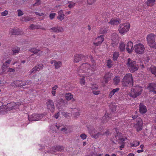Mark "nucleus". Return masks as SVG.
Wrapping results in <instances>:
<instances>
[{"instance_id": "obj_59", "label": "nucleus", "mask_w": 156, "mask_h": 156, "mask_svg": "<svg viewBox=\"0 0 156 156\" xmlns=\"http://www.w3.org/2000/svg\"><path fill=\"white\" fill-rule=\"evenodd\" d=\"M58 88V86L57 85H55L54 87H53L52 88V90L55 91V90L57 89Z\"/></svg>"}, {"instance_id": "obj_41", "label": "nucleus", "mask_w": 156, "mask_h": 156, "mask_svg": "<svg viewBox=\"0 0 156 156\" xmlns=\"http://www.w3.org/2000/svg\"><path fill=\"white\" fill-rule=\"evenodd\" d=\"M107 66L109 68H111L113 64L112 63V61L111 59H108L107 60L106 62Z\"/></svg>"}, {"instance_id": "obj_64", "label": "nucleus", "mask_w": 156, "mask_h": 156, "mask_svg": "<svg viewBox=\"0 0 156 156\" xmlns=\"http://www.w3.org/2000/svg\"><path fill=\"white\" fill-rule=\"evenodd\" d=\"M67 130V129L66 127L62 128L61 129V131L62 132H66Z\"/></svg>"}, {"instance_id": "obj_30", "label": "nucleus", "mask_w": 156, "mask_h": 156, "mask_svg": "<svg viewBox=\"0 0 156 156\" xmlns=\"http://www.w3.org/2000/svg\"><path fill=\"white\" fill-rule=\"evenodd\" d=\"M119 89V88H116L113 89L110 92L109 95V97L110 98H112L114 94L117 92H118Z\"/></svg>"}, {"instance_id": "obj_45", "label": "nucleus", "mask_w": 156, "mask_h": 156, "mask_svg": "<svg viewBox=\"0 0 156 156\" xmlns=\"http://www.w3.org/2000/svg\"><path fill=\"white\" fill-rule=\"evenodd\" d=\"M56 152L55 146L51 147L50 148V150L47 151L48 153H53Z\"/></svg>"}, {"instance_id": "obj_33", "label": "nucleus", "mask_w": 156, "mask_h": 156, "mask_svg": "<svg viewBox=\"0 0 156 156\" xmlns=\"http://www.w3.org/2000/svg\"><path fill=\"white\" fill-rule=\"evenodd\" d=\"M20 48L17 47H14L12 48V51L13 55H16V53H18L20 51Z\"/></svg>"}, {"instance_id": "obj_2", "label": "nucleus", "mask_w": 156, "mask_h": 156, "mask_svg": "<svg viewBox=\"0 0 156 156\" xmlns=\"http://www.w3.org/2000/svg\"><path fill=\"white\" fill-rule=\"evenodd\" d=\"M125 64L131 73H134L138 69V66L136 64V62L130 58H128L126 59Z\"/></svg>"}, {"instance_id": "obj_13", "label": "nucleus", "mask_w": 156, "mask_h": 156, "mask_svg": "<svg viewBox=\"0 0 156 156\" xmlns=\"http://www.w3.org/2000/svg\"><path fill=\"white\" fill-rule=\"evenodd\" d=\"M47 108L50 111L53 112L55 109V106L54 102L52 100H48L46 103Z\"/></svg>"}, {"instance_id": "obj_3", "label": "nucleus", "mask_w": 156, "mask_h": 156, "mask_svg": "<svg viewBox=\"0 0 156 156\" xmlns=\"http://www.w3.org/2000/svg\"><path fill=\"white\" fill-rule=\"evenodd\" d=\"M122 84L124 87L133 86V80L132 74L131 73H127L125 76L122 79Z\"/></svg>"}, {"instance_id": "obj_7", "label": "nucleus", "mask_w": 156, "mask_h": 156, "mask_svg": "<svg viewBox=\"0 0 156 156\" xmlns=\"http://www.w3.org/2000/svg\"><path fill=\"white\" fill-rule=\"evenodd\" d=\"M130 25L129 23H124L120 24L119 26V31L122 34H124L129 30Z\"/></svg>"}, {"instance_id": "obj_26", "label": "nucleus", "mask_w": 156, "mask_h": 156, "mask_svg": "<svg viewBox=\"0 0 156 156\" xmlns=\"http://www.w3.org/2000/svg\"><path fill=\"white\" fill-rule=\"evenodd\" d=\"M65 97L67 101H69L72 99V101H74L75 99L73 98V95L70 93H67L65 95Z\"/></svg>"}, {"instance_id": "obj_27", "label": "nucleus", "mask_w": 156, "mask_h": 156, "mask_svg": "<svg viewBox=\"0 0 156 156\" xmlns=\"http://www.w3.org/2000/svg\"><path fill=\"white\" fill-rule=\"evenodd\" d=\"M10 32L12 35H19L20 34L18 29L14 28L10 30Z\"/></svg>"}, {"instance_id": "obj_38", "label": "nucleus", "mask_w": 156, "mask_h": 156, "mask_svg": "<svg viewBox=\"0 0 156 156\" xmlns=\"http://www.w3.org/2000/svg\"><path fill=\"white\" fill-rule=\"evenodd\" d=\"M119 53L118 52H115L113 54V59L115 61L116 60L118 57H119Z\"/></svg>"}, {"instance_id": "obj_16", "label": "nucleus", "mask_w": 156, "mask_h": 156, "mask_svg": "<svg viewBox=\"0 0 156 156\" xmlns=\"http://www.w3.org/2000/svg\"><path fill=\"white\" fill-rule=\"evenodd\" d=\"M104 40V36L101 35L98 37L94 42V44L96 46H98L101 44Z\"/></svg>"}, {"instance_id": "obj_21", "label": "nucleus", "mask_w": 156, "mask_h": 156, "mask_svg": "<svg viewBox=\"0 0 156 156\" xmlns=\"http://www.w3.org/2000/svg\"><path fill=\"white\" fill-rule=\"evenodd\" d=\"M11 61V59H8L5 62L3 63L1 67L2 70L3 71H4L5 70L6 68L9 67V64L10 63Z\"/></svg>"}, {"instance_id": "obj_51", "label": "nucleus", "mask_w": 156, "mask_h": 156, "mask_svg": "<svg viewBox=\"0 0 156 156\" xmlns=\"http://www.w3.org/2000/svg\"><path fill=\"white\" fill-rule=\"evenodd\" d=\"M8 11L7 10H5L1 12V15L2 16H5L8 14Z\"/></svg>"}, {"instance_id": "obj_47", "label": "nucleus", "mask_w": 156, "mask_h": 156, "mask_svg": "<svg viewBox=\"0 0 156 156\" xmlns=\"http://www.w3.org/2000/svg\"><path fill=\"white\" fill-rule=\"evenodd\" d=\"M17 11L18 16H21L23 15V13L20 9H18Z\"/></svg>"}, {"instance_id": "obj_8", "label": "nucleus", "mask_w": 156, "mask_h": 156, "mask_svg": "<svg viewBox=\"0 0 156 156\" xmlns=\"http://www.w3.org/2000/svg\"><path fill=\"white\" fill-rule=\"evenodd\" d=\"M113 132L115 134V140H119V141L118 142L119 144H125L124 141L125 140V139L124 138L120 137L121 134L119 133L118 130L116 128H115L113 129Z\"/></svg>"}, {"instance_id": "obj_34", "label": "nucleus", "mask_w": 156, "mask_h": 156, "mask_svg": "<svg viewBox=\"0 0 156 156\" xmlns=\"http://www.w3.org/2000/svg\"><path fill=\"white\" fill-rule=\"evenodd\" d=\"M156 0H147L146 4L148 6H152L154 4Z\"/></svg>"}, {"instance_id": "obj_57", "label": "nucleus", "mask_w": 156, "mask_h": 156, "mask_svg": "<svg viewBox=\"0 0 156 156\" xmlns=\"http://www.w3.org/2000/svg\"><path fill=\"white\" fill-rule=\"evenodd\" d=\"M6 113V111L5 110L2 109H0V115L2 114H5Z\"/></svg>"}, {"instance_id": "obj_22", "label": "nucleus", "mask_w": 156, "mask_h": 156, "mask_svg": "<svg viewBox=\"0 0 156 156\" xmlns=\"http://www.w3.org/2000/svg\"><path fill=\"white\" fill-rule=\"evenodd\" d=\"M49 30H51L52 32H55L57 33L60 32H62L63 30V28L62 27H59L57 26L53 27L49 29Z\"/></svg>"}, {"instance_id": "obj_24", "label": "nucleus", "mask_w": 156, "mask_h": 156, "mask_svg": "<svg viewBox=\"0 0 156 156\" xmlns=\"http://www.w3.org/2000/svg\"><path fill=\"white\" fill-rule=\"evenodd\" d=\"M111 76V74L109 72H107L106 73L104 76V80L105 83H108L110 80Z\"/></svg>"}, {"instance_id": "obj_60", "label": "nucleus", "mask_w": 156, "mask_h": 156, "mask_svg": "<svg viewBox=\"0 0 156 156\" xmlns=\"http://www.w3.org/2000/svg\"><path fill=\"white\" fill-rule=\"evenodd\" d=\"M35 13L36 15H39V16H42L44 15V14L42 12H35Z\"/></svg>"}, {"instance_id": "obj_1", "label": "nucleus", "mask_w": 156, "mask_h": 156, "mask_svg": "<svg viewBox=\"0 0 156 156\" xmlns=\"http://www.w3.org/2000/svg\"><path fill=\"white\" fill-rule=\"evenodd\" d=\"M90 60L92 63L91 66L87 62L82 64L77 70V73L79 76H82L83 77L80 79V83L82 85H84L85 82L84 76H91L96 70V64L94 63V60L91 56H90Z\"/></svg>"}, {"instance_id": "obj_6", "label": "nucleus", "mask_w": 156, "mask_h": 156, "mask_svg": "<svg viewBox=\"0 0 156 156\" xmlns=\"http://www.w3.org/2000/svg\"><path fill=\"white\" fill-rule=\"evenodd\" d=\"M156 35L152 34L148 35L147 37V40L148 45L151 47L155 48L156 47L155 39Z\"/></svg>"}, {"instance_id": "obj_61", "label": "nucleus", "mask_w": 156, "mask_h": 156, "mask_svg": "<svg viewBox=\"0 0 156 156\" xmlns=\"http://www.w3.org/2000/svg\"><path fill=\"white\" fill-rule=\"evenodd\" d=\"M121 145L119 147V149L120 150H122L124 147L125 144H121Z\"/></svg>"}, {"instance_id": "obj_31", "label": "nucleus", "mask_w": 156, "mask_h": 156, "mask_svg": "<svg viewBox=\"0 0 156 156\" xmlns=\"http://www.w3.org/2000/svg\"><path fill=\"white\" fill-rule=\"evenodd\" d=\"M120 78L119 76H115L113 79V83L115 85H117L120 82Z\"/></svg>"}, {"instance_id": "obj_19", "label": "nucleus", "mask_w": 156, "mask_h": 156, "mask_svg": "<svg viewBox=\"0 0 156 156\" xmlns=\"http://www.w3.org/2000/svg\"><path fill=\"white\" fill-rule=\"evenodd\" d=\"M150 91L153 92L154 94H156V84L153 83H150L148 87Z\"/></svg>"}, {"instance_id": "obj_58", "label": "nucleus", "mask_w": 156, "mask_h": 156, "mask_svg": "<svg viewBox=\"0 0 156 156\" xmlns=\"http://www.w3.org/2000/svg\"><path fill=\"white\" fill-rule=\"evenodd\" d=\"M92 92L94 94L96 95L100 93L99 91H96L94 90H93Z\"/></svg>"}, {"instance_id": "obj_55", "label": "nucleus", "mask_w": 156, "mask_h": 156, "mask_svg": "<svg viewBox=\"0 0 156 156\" xmlns=\"http://www.w3.org/2000/svg\"><path fill=\"white\" fill-rule=\"evenodd\" d=\"M96 1V0H87V3L90 5H92Z\"/></svg>"}, {"instance_id": "obj_29", "label": "nucleus", "mask_w": 156, "mask_h": 156, "mask_svg": "<svg viewBox=\"0 0 156 156\" xmlns=\"http://www.w3.org/2000/svg\"><path fill=\"white\" fill-rule=\"evenodd\" d=\"M125 45L123 42L120 43L119 44V49L121 52H123L125 50Z\"/></svg>"}, {"instance_id": "obj_42", "label": "nucleus", "mask_w": 156, "mask_h": 156, "mask_svg": "<svg viewBox=\"0 0 156 156\" xmlns=\"http://www.w3.org/2000/svg\"><path fill=\"white\" fill-rule=\"evenodd\" d=\"M68 3H69L68 7L70 9H71L74 7L76 5L75 3L71 1H69Z\"/></svg>"}, {"instance_id": "obj_25", "label": "nucleus", "mask_w": 156, "mask_h": 156, "mask_svg": "<svg viewBox=\"0 0 156 156\" xmlns=\"http://www.w3.org/2000/svg\"><path fill=\"white\" fill-rule=\"evenodd\" d=\"M58 16L57 18L60 21L62 20L64 18L65 15L62 10H61L58 12Z\"/></svg>"}, {"instance_id": "obj_12", "label": "nucleus", "mask_w": 156, "mask_h": 156, "mask_svg": "<svg viewBox=\"0 0 156 156\" xmlns=\"http://www.w3.org/2000/svg\"><path fill=\"white\" fill-rule=\"evenodd\" d=\"M143 122L142 119L140 118L137 119L136 123L134 124V126L136 129L137 132H139L142 129Z\"/></svg>"}, {"instance_id": "obj_48", "label": "nucleus", "mask_w": 156, "mask_h": 156, "mask_svg": "<svg viewBox=\"0 0 156 156\" xmlns=\"http://www.w3.org/2000/svg\"><path fill=\"white\" fill-rule=\"evenodd\" d=\"M41 1L40 0H36V2L33 5L34 6L39 5L41 3Z\"/></svg>"}, {"instance_id": "obj_52", "label": "nucleus", "mask_w": 156, "mask_h": 156, "mask_svg": "<svg viewBox=\"0 0 156 156\" xmlns=\"http://www.w3.org/2000/svg\"><path fill=\"white\" fill-rule=\"evenodd\" d=\"M55 15L56 13H53L50 14L49 16L50 19L51 20L53 19L54 18Z\"/></svg>"}, {"instance_id": "obj_23", "label": "nucleus", "mask_w": 156, "mask_h": 156, "mask_svg": "<svg viewBox=\"0 0 156 156\" xmlns=\"http://www.w3.org/2000/svg\"><path fill=\"white\" fill-rule=\"evenodd\" d=\"M111 16L109 13H106L104 14L103 17L105 22H108L111 19Z\"/></svg>"}, {"instance_id": "obj_20", "label": "nucleus", "mask_w": 156, "mask_h": 156, "mask_svg": "<svg viewBox=\"0 0 156 156\" xmlns=\"http://www.w3.org/2000/svg\"><path fill=\"white\" fill-rule=\"evenodd\" d=\"M120 20L119 19L112 18L108 23L111 25H117L120 23Z\"/></svg>"}, {"instance_id": "obj_39", "label": "nucleus", "mask_w": 156, "mask_h": 156, "mask_svg": "<svg viewBox=\"0 0 156 156\" xmlns=\"http://www.w3.org/2000/svg\"><path fill=\"white\" fill-rule=\"evenodd\" d=\"M55 148L56 152L57 151H61L63 150L64 149V147L63 146L59 145L55 146Z\"/></svg>"}, {"instance_id": "obj_40", "label": "nucleus", "mask_w": 156, "mask_h": 156, "mask_svg": "<svg viewBox=\"0 0 156 156\" xmlns=\"http://www.w3.org/2000/svg\"><path fill=\"white\" fill-rule=\"evenodd\" d=\"M110 115L109 114V115L108 116L106 114L104 116L102 117V120L104 121L103 122H104L105 121L107 122V120L108 121L110 117Z\"/></svg>"}, {"instance_id": "obj_50", "label": "nucleus", "mask_w": 156, "mask_h": 156, "mask_svg": "<svg viewBox=\"0 0 156 156\" xmlns=\"http://www.w3.org/2000/svg\"><path fill=\"white\" fill-rule=\"evenodd\" d=\"M91 88L93 90L94 89L97 90L98 88V86L96 84L92 85L91 87Z\"/></svg>"}, {"instance_id": "obj_4", "label": "nucleus", "mask_w": 156, "mask_h": 156, "mask_svg": "<svg viewBox=\"0 0 156 156\" xmlns=\"http://www.w3.org/2000/svg\"><path fill=\"white\" fill-rule=\"evenodd\" d=\"M87 128L88 129L89 133L92 138L96 139L98 138L101 137L103 136V130L97 132L96 130L93 127L89 128L87 126Z\"/></svg>"}, {"instance_id": "obj_37", "label": "nucleus", "mask_w": 156, "mask_h": 156, "mask_svg": "<svg viewBox=\"0 0 156 156\" xmlns=\"http://www.w3.org/2000/svg\"><path fill=\"white\" fill-rule=\"evenodd\" d=\"M62 63L60 61L56 62L55 63L54 66L55 69H57L59 68L62 66Z\"/></svg>"}, {"instance_id": "obj_54", "label": "nucleus", "mask_w": 156, "mask_h": 156, "mask_svg": "<svg viewBox=\"0 0 156 156\" xmlns=\"http://www.w3.org/2000/svg\"><path fill=\"white\" fill-rule=\"evenodd\" d=\"M80 137L83 140L87 138V135L84 133H82L80 135Z\"/></svg>"}, {"instance_id": "obj_9", "label": "nucleus", "mask_w": 156, "mask_h": 156, "mask_svg": "<svg viewBox=\"0 0 156 156\" xmlns=\"http://www.w3.org/2000/svg\"><path fill=\"white\" fill-rule=\"evenodd\" d=\"M133 49L136 53L142 54L144 53L145 48L142 44L139 43L134 45Z\"/></svg>"}, {"instance_id": "obj_53", "label": "nucleus", "mask_w": 156, "mask_h": 156, "mask_svg": "<svg viewBox=\"0 0 156 156\" xmlns=\"http://www.w3.org/2000/svg\"><path fill=\"white\" fill-rule=\"evenodd\" d=\"M103 136L104 135H105L106 136H108L109 134V131L108 130H107L105 131H103Z\"/></svg>"}, {"instance_id": "obj_17", "label": "nucleus", "mask_w": 156, "mask_h": 156, "mask_svg": "<svg viewBox=\"0 0 156 156\" xmlns=\"http://www.w3.org/2000/svg\"><path fill=\"white\" fill-rule=\"evenodd\" d=\"M139 111L140 113L143 114L147 112V108L146 106L142 103H140L139 105Z\"/></svg>"}, {"instance_id": "obj_56", "label": "nucleus", "mask_w": 156, "mask_h": 156, "mask_svg": "<svg viewBox=\"0 0 156 156\" xmlns=\"http://www.w3.org/2000/svg\"><path fill=\"white\" fill-rule=\"evenodd\" d=\"M140 144V142L138 141H137L136 143L135 142L134 144H131L132 147L135 146L136 147L139 145Z\"/></svg>"}, {"instance_id": "obj_10", "label": "nucleus", "mask_w": 156, "mask_h": 156, "mask_svg": "<svg viewBox=\"0 0 156 156\" xmlns=\"http://www.w3.org/2000/svg\"><path fill=\"white\" fill-rule=\"evenodd\" d=\"M55 101L56 102V105L58 109H60L65 106L67 103V101L62 99L56 98Z\"/></svg>"}, {"instance_id": "obj_15", "label": "nucleus", "mask_w": 156, "mask_h": 156, "mask_svg": "<svg viewBox=\"0 0 156 156\" xmlns=\"http://www.w3.org/2000/svg\"><path fill=\"white\" fill-rule=\"evenodd\" d=\"M43 67V65L42 64H39L34 66L31 70L30 71V74H32L36 72L37 71H39L42 69Z\"/></svg>"}, {"instance_id": "obj_43", "label": "nucleus", "mask_w": 156, "mask_h": 156, "mask_svg": "<svg viewBox=\"0 0 156 156\" xmlns=\"http://www.w3.org/2000/svg\"><path fill=\"white\" fill-rule=\"evenodd\" d=\"M107 29L105 27H103L100 29V32L101 34H104L107 32Z\"/></svg>"}, {"instance_id": "obj_44", "label": "nucleus", "mask_w": 156, "mask_h": 156, "mask_svg": "<svg viewBox=\"0 0 156 156\" xmlns=\"http://www.w3.org/2000/svg\"><path fill=\"white\" fill-rule=\"evenodd\" d=\"M33 18H30L28 16L24 17L22 19V21H29L32 19Z\"/></svg>"}, {"instance_id": "obj_32", "label": "nucleus", "mask_w": 156, "mask_h": 156, "mask_svg": "<svg viewBox=\"0 0 156 156\" xmlns=\"http://www.w3.org/2000/svg\"><path fill=\"white\" fill-rule=\"evenodd\" d=\"M149 71L156 76V67L151 66L149 69Z\"/></svg>"}, {"instance_id": "obj_49", "label": "nucleus", "mask_w": 156, "mask_h": 156, "mask_svg": "<svg viewBox=\"0 0 156 156\" xmlns=\"http://www.w3.org/2000/svg\"><path fill=\"white\" fill-rule=\"evenodd\" d=\"M30 51L34 53V54H36L37 53V49L35 48H31L30 50Z\"/></svg>"}, {"instance_id": "obj_62", "label": "nucleus", "mask_w": 156, "mask_h": 156, "mask_svg": "<svg viewBox=\"0 0 156 156\" xmlns=\"http://www.w3.org/2000/svg\"><path fill=\"white\" fill-rule=\"evenodd\" d=\"M8 71L9 72H14L15 71V70L14 69L12 68H9V69Z\"/></svg>"}, {"instance_id": "obj_63", "label": "nucleus", "mask_w": 156, "mask_h": 156, "mask_svg": "<svg viewBox=\"0 0 156 156\" xmlns=\"http://www.w3.org/2000/svg\"><path fill=\"white\" fill-rule=\"evenodd\" d=\"M90 156H97V153L96 152H94L91 154Z\"/></svg>"}, {"instance_id": "obj_11", "label": "nucleus", "mask_w": 156, "mask_h": 156, "mask_svg": "<svg viewBox=\"0 0 156 156\" xmlns=\"http://www.w3.org/2000/svg\"><path fill=\"white\" fill-rule=\"evenodd\" d=\"M43 117V115L34 114L30 116H28V119L30 122L37 121L41 119Z\"/></svg>"}, {"instance_id": "obj_5", "label": "nucleus", "mask_w": 156, "mask_h": 156, "mask_svg": "<svg viewBox=\"0 0 156 156\" xmlns=\"http://www.w3.org/2000/svg\"><path fill=\"white\" fill-rule=\"evenodd\" d=\"M142 91V88L141 87L138 86H136L133 87L131 89V92L129 94V96L135 98L140 95Z\"/></svg>"}, {"instance_id": "obj_18", "label": "nucleus", "mask_w": 156, "mask_h": 156, "mask_svg": "<svg viewBox=\"0 0 156 156\" xmlns=\"http://www.w3.org/2000/svg\"><path fill=\"white\" fill-rule=\"evenodd\" d=\"M133 43L131 41L128 42L126 45V49L129 53L132 52L133 49Z\"/></svg>"}, {"instance_id": "obj_28", "label": "nucleus", "mask_w": 156, "mask_h": 156, "mask_svg": "<svg viewBox=\"0 0 156 156\" xmlns=\"http://www.w3.org/2000/svg\"><path fill=\"white\" fill-rule=\"evenodd\" d=\"M16 103L13 102L8 104L7 105V107L9 108V110L16 109Z\"/></svg>"}, {"instance_id": "obj_36", "label": "nucleus", "mask_w": 156, "mask_h": 156, "mask_svg": "<svg viewBox=\"0 0 156 156\" xmlns=\"http://www.w3.org/2000/svg\"><path fill=\"white\" fill-rule=\"evenodd\" d=\"M40 25H34L33 24H31L29 26L30 30H33L35 29H39Z\"/></svg>"}, {"instance_id": "obj_35", "label": "nucleus", "mask_w": 156, "mask_h": 156, "mask_svg": "<svg viewBox=\"0 0 156 156\" xmlns=\"http://www.w3.org/2000/svg\"><path fill=\"white\" fill-rule=\"evenodd\" d=\"M14 84L16 86H23V81L20 80H16L15 81Z\"/></svg>"}, {"instance_id": "obj_14", "label": "nucleus", "mask_w": 156, "mask_h": 156, "mask_svg": "<svg viewBox=\"0 0 156 156\" xmlns=\"http://www.w3.org/2000/svg\"><path fill=\"white\" fill-rule=\"evenodd\" d=\"M87 56H84L82 54H76L74 57V61L75 62H78L82 60H85Z\"/></svg>"}, {"instance_id": "obj_46", "label": "nucleus", "mask_w": 156, "mask_h": 156, "mask_svg": "<svg viewBox=\"0 0 156 156\" xmlns=\"http://www.w3.org/2000/svg\"><path fill=\"white\" fill-rule=\"evenodd\" d=\"M31 83V81L29 80H27L23 81V86L26 85H30Z\"/></svg>"}]
</instances>
